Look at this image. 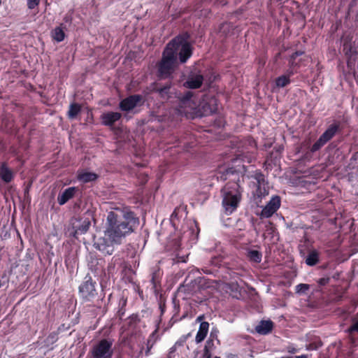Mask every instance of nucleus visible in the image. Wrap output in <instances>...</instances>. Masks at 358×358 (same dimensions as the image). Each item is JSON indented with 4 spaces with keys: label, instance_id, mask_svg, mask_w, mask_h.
Segmentation results:
<instances>
[{
    "label": "nucleus",
    "instance_id": "1",
    "mask_svg": "<svg viewBox=\"0 0 358 358\" xmlns=\"http://www.w3.org/2000/svg\"><path fill=\"white\" fill-rule=\"evenodd\" d=\"M107 224L105 235L112 243L120 245L125 237L138 227L139 218L129 208H124L120 214L109 212L107 215Z\"/></svg>",
    "mask_w": 358,
    "mask_h": 358
},
{
    "label": "nucleus",
    "instance_id": "2",
    "mask_svg": "<svg viewBox=\"0 0 358 358\" xmlns=\"http://www.w3.org/2000/svg\"><path fill=\"white\" fill-rule=\"evenodd\" d=\"M222 205L227 215L234 213L241 199V192L238 182H229L221 190Z\"/></svg>",
    "mask_w": 358,
    "mask_h": 358
},
{
    "label": "nucleus",
    "instance_id": "3",
    "mask_svg": "<svg viewBox=\"0 0 358 358\" xmlns=\"http://www.w3.org/2000/svg\"><path fill=\"white\" fill-rule=\"evenodd\" d=\"M173 43H168L163 52L159 64L158 71L161 78L169 77L177 64V59L172 50Z\"/></svg>",
    "mask_w": 358,
    "mask_h": 358
},
{
    "label": "nucleus",
    "instance_id": "4",
    "mask_svg": "<svg viewBox=\"0 0 358 358\" xmlns=\"http://www.w3.org/2000/svg\"><path fill=\"white\" fill-rule=\"evenodd\" d=\"M169 43H173L172 50L176 59H178L180 63L184 64L191 57L192 49L191 45L182 36H177L173 38Z\"/></svg>",
    "mask_w": 358,
    "mask_h": 358
},
{
    "label": "nucleus",
    "instance_id": "5",
    "mask_svg": "<svg viewBox=\"0 0 358 358\" xmlns=\"http://www.w3.org/2000/svg\"><path fill=\"white\" fill-rule=\"evenodd\" d=\"M113 341L103 338L94 345L90 350V358H112Z\"/></svg>",
    "mask_w": 358,
    "mask_h": 358
},
{
    "label": "nucleus",
    "instance_id": "6",
    "mask_svg": "<svg viewBox=\"0 0 358 358\" xmlns=\"http://www.w3.org/2000/svg\"><path fill=\"white\" fill-rule=\"evenodd\" d=\"M96 282L87 274L78 287L80 298L84 301H92L97 295L96 289Z\"/></svg>",
    "mask_w": 358,
    "mask_h": 358
},
{
    "label": "nucleus",
    "instance_id": "7",
    "mask_svg": "<svg viewBox=\"0 0 358 358\" xmlns=\"http://www.w3.org/2000/svg\"><path fill=\"white\" fill-rule=\"evenodd\" d=\"M339 130V124H330L324 132L320 136L317 141L310 149V152L314 153L320 150L327 142L331 140Z\"/></svg>",
    "mask_w": 358,
    "mask_h": 358
},
{
    "label": "nucleus",
    "instance_id": "8",
    "mask_svg": "<svg viewBox=\"0 0 358 358\" xmlns=\"http://www.w3.org/2000/svg\"><path fill=\"white\" fill-rule=\"evenodd\" d=\"M91 225V222L87 217H73L71 220V231L70 236L77 238L79 235L85 234Z\"/></svg>",
    "mask_w": 358,
    "mask_h": 358
},
{
    "label": "nucleus",
    "instance_id": "9",
    "mask_svg": "<svg viewBox=\"0 0 358 358\" xmlns=\"http://www.w3.org/2000/svg\"><path fill=\"white\" fill-rule=\"evenodd\" d=\"M248 178L255 180L257 185L256 196L262 198L268 194V184L265 176L259 170H255L252 173L248 176Z\"/></svg>",
    "mask_w": 358,
    "mask_h": 358
},
{
    "label": "nucleus",
    "instance_id": "10",
    "mask_svg": "<svg viewBox=\"0 0 358 358\" xmlns=\"http://www.w3.org/2000/svg\"><path fill=\"white\" fill-rule=\"evenodd\" d=\"M193 92L191 91H186L184 93H179L178 94L179 112L182 113H188L189 110L194 108L196 103L193 101Z\"/></svg>",
    "mask_w": 358,
    "mask_h": 358
},
{
    "label": "nucleus",
    "instance_id": "11",
    "mask_svg": "<svg viewBox=\"0 0 358 358\" xmlns=\"http://www.w3.org/2000/svg\"><path fill=\"white\" fill-rule=\"evenodd\" d=\"M143 101V96L140 94L130 95L122 99L119 103L121 110L129 112L136 107Z\"/></svg>",
    "mask_w": 358,
    "mask_h": 358
},
{
    "label": "nucleus",
    "instance_id": "12",
    "mask_svg": "<svg viewBox=\"0 0 358 358\" xmlns=\"http://www.w3.org/2000/svg\"><path fill=\"white\" fill-rule=\"evenodd\" d=\"M280 206V198L278 196H274L269 202L262 209L260 217L262 218H268L271 217Z\"/></svg>",
    "mask_w": 358,
    "mask_h": 358
},
{
    "label": "nucleus",
    "instance_id": "13",
    "mask_svg": "<svg viewBox=\"0 0 358 358\" xmlns=\"http://www.w3.org/2000/svg\"><path fill=\"white\" fill-rule=\"evenodd\" d=\"M115 243H112L108 238L101 237L94 243V247L104 255H111L114 252Z\"/></svg>",
    "mask_w": 358,
    "mask_h": 358
},
{
    "label": "nucleus",
    "instance_id": "14",
    "mask_svg": "<svg viewBox=\"0 0 358 358\" xmlns=\"http://www.w3.org/2000/svg\"><path fill=\"white\" fill-rule=\"evenodd\" d=\"M88 267L95 276H101L104 273V260L103 259L90 257Z\"/></svg>",
    "mask_w": 358,
    "mask_h": 358
},
{
    "label": "nucleus",
    "instance_id": "15",
    "mask_svg": "<svg viewBox=\"0 0 358 358\" xmlns=\"http://www.w3.org/2000/svg\"><path fill=\"white\" fill-rule=\"evenodd\" d=\"M199 229L195 222H190L188 229L183 231L181 238L187 239L190 244H194L198 240Z\"/></svg>",
    "mask_w": 358,
    "mask_h": 358
},
{
    "label": "nucleus",
    "instance_id": "16",
    "mask_svg": "<svg viewBox=\"0 0 358 358\" xmlns=\"http://www.w3.org/2000/svg\"><path fill=\"white\" fill-rule=\"evenodd\" d=\"M122 117V114L118 112H107L101 115V123L108 127H112Z\"/></svg>",
    "mask_w": 358,
    "mask_h": 358
},
{
    "label": "nucleus",
    "instance_id": "17",
    "mask_svg": "<svg viewBox=\"0 0 358 358\" xmlns=\"http://www.w3.org/2000/svg\"><path fill=\"white\" fill-rule=\"evenodd\" d=\"M15 176L13 170L8 167L6 162L0 163V179L5 183L10 182Z\"/></svg>",
    "mask_w": 358,
    "mask_h": 358
},
{
    "label": "nucleus",
    "instance_id": "18",
    "mask_svg": "<svg viewBox=\"0 0 358 358\" xmlns=\"http://www.w3.org/2000/svg\"><path fill=\"white\" fill-rule=\"evenodd\" d=\"M203 82V77L201 74H191L185 82L184 86L188 89H198Z\"/></svg>",
    "mask_w": 358,
    "mask_h": 358
},
{
    "label": "nucleus",
    "instance_id": "19",
    "mask_svg": "<svg viewBox=\"0 0 358 358\" xmlns=\"http://www.w3.org/2000/svg\"><path fill=\"white\" fill-rule=\"evenodd\" d=\"M78 191V188L76 187H71L62 192L57 196V202L60 206L64 205L68 201L72 199L76 192Z\"/></svg>",
    "mask_w": 358,
    "mask_h": 358
},
{
    "label": "nucleus",
    "instance_id": "20",
    "mask_svg": "<svg viewBox=\"0 0 358 358\" xmlns=\"http://www.w3.org/2000/svg\"><path fill=\"white\" fill-rule=\"evenodd\" d=\"M273 322L270 320H262L255 327V331L262 335H266L271 331Z\"/></svg>",
    "mask_w": 358,
    "mask_h": 358
},
{
    "label": "nucleus",
    "instance_id": "21",
    "mask_svg": "<svg viewBox=\"0 0 358 358\" xmlns=\"http://www.w3.org/2000/svg\"><path fill=\"white\" fill-rule=\"evenodd\" d=\"M209 324L207 322H201L196 335L195 341L197 343H201L206 338L208 331Z\"/></svg>",
    "mask_w": 358,
    "mask_h": 358
},
{
    "label": "nucleus",
    "instance_id": "22",
    "mask_svg": "<svg viewBox=\"0 0 358 358\" xmlns=\"http://www.w3.org/2000/svg\"><path fill=\"white\" fill-rule=\"evenodd\" d=\"M153 90L158 93L160 97L163 99H168L173 93L171 85L170 83L166 84L161 87H155Z\"/></svg>",
    "mask_w": 358,
    "mask_h": 358
},
{
    "label": "nucleus",
    "instance_id": "23",
    "mask_svg": "<svg viewBox=\"0 0 358 358\" xmlns=\"http://www.w3.org/2000/svg\"><path fill=\"white\" fill-rule=\"evenodd\" d=\"M78 180L83 183L96 180L98 175L92 172H80L78 174Z\"/></svg>",
    "mask_w": 358,
    "mask_h": 358
},
{
    "label": "nucleus",
    "instance_id": "24",
    "mask_svg": "<svg viewBox=\"0 0 358 358\" xmlns=\"http://www.w3.org/2000/svg\"><path fill=\"white\" fill-rule=\"evenodd\" d=\"M319 256V252L316 250H310L306 258V264L310 266L316 265L320 261Z\"/></svg>",
    "mask_w": 358,
    "mask_h": 358
},
{
    "label": "nucleus",
    "instance_id": "25",
    "mask_svg": "<svg viewBox=\"0 0 358 358\" xmlns=\"http://www.w3.org/2000/svg\"><path fill=\"white\" fill-rule=\"evenodd\" d=\"M236 170L234 168L220 169L217 173V180L224 181L229 176H233Z\"/></svg>",
    "mask_w": 358,
    "mask_h": 358
},
{
    "label": "nucleus",
    "instance_id": "26",
    "mask_svg": "<svg viewBox=\"0 0 358 358\" xmlns=\"http://www.w3.org/2000/svg\"><path fill=\"white\" fill-rule=\"evenodd\" d=\"M291 83V80L288 79L287 76L281 75L275 78V85L278 88H282L289 85Z\"/></svg>",
    "mask_w": 358,
    "mask_h": 358
},
{
    "label": "nucleus",
    "instance_id": "27",
    "mask_svg": "<svg viewBox=\"0 0 358 358\" xmlns=\"http://www.w3.org/2000/svg\"><path fill=\"white\" fill-rule=\"evenodd\" d=\"M52 38L57 42L64 41L65 38V33L62 28L57 27L52 31Z\"/></svg>",
    "mask_w": 358,
    "mask_h": 358
},
{
    "label": "nucleus",
    "instance_id": "28",
    "mask_svg": "<svg viewBox=\"0 0 358 358\" xmlns=\"http://www.w3.org/2000/svg\"><path fill=\"white\" fill-rule=\"evenodd\" d=\"M80 106L78 103H71L69 106L68 116L70 119H74L80 112Z\"/></svg>",
    "mask_w": 358,
    "mask_h": 358
},
{
    "label": "nucleus",
    "instance_id": "29",
    "mask_svg": "<svg viewBox=\"0 0 358 358\" xmlns=\"http://www.w3.org/2000/svg\"><path fill=\"white\" fill-rule=\"evenodd\" d=\"M161 275L162 273L159 268L155 269L152 273V278L150 281L155 289H157V286L159 285Z\"/></svg>",
    "mask_w": 358,
    "mask_h": 358
},
{
    "label": "nucleus",
    "instance_id": "30",
    "mask_svg": "<svg viewBox=\"0 0 358 358\" xmlns=\"http://www.w3.org/2000/svg\"><path fill=\"white\" fill-rule=\"evenodd\" d=\"M250 261L259 263L262 261V253L256 250H252L248 252V255Z\"/></svg>",
    "mask_w": 358,
    "mask_h": 358
},
{
    "label": "nucleus",
    "instance_id": "31",
    "mask_svg": "<svg viewBox=\"0 0 358 358\" xmlns=\"http://www.w3.org/2000/svg\"><path fill=\"white\" fill-rule=\"evenodd\" d=\"M322 345V342L319 338H315L306 346L307 350H317Z\"/></svg>",
    "mask_w": 358,
    "mask_h": 358
},
{
    "label": "nucleus",
    "instance_id": "32",
    "mask_svg": "<svg viewBox=\"0 0 358 358\" xmlns=\"http://www.w3.org/2000/svg\"><path fill=\"white\" fill-rule=\"evenodd\" d=\"M310 288V285L308 284L301 283L295 287L296 293L299 294H305Z\"/></svg>",
    "mask_w": 358,
    "mask_h": 358
},
{
    "label": "nucleus",
    "instance_id": "33",
    "mask_svg": "<svg viewBox=\"0 0 358 358\" xmlns=\"http://www.w3.org/2000/svg\"><path fill=\"white\" fill-rule=\"evenodd\" d=\"M127 304V300L124 299H122L120 302H119V306H120V308L117 311V315L118 317L122 319V317L124 316V312H125V310H124V306H126Z\"/></svg>",
    "mask_w": 358,
    "mask_h": 358
},
{
    "label": "nucleus",
    "instance_id": "34",
    "mask_svg": "<svg viewBox=\"0 0 358 358\" xmlns=\"http://www.w3.org/2000/svg\"><path fill=\"white\" fill-rule=\"evenodd\" d=\"M171 223L173 228L175 229H178L179 227L178 223V213L176 212V210H175L173 213L171 214V219H170Z\"/></svg>",
    "mask_w": 358,
    "mask_h": 358
},
{
    "label": "nucleus",
    "instance_id": "35",
    "mask_svg": "<svg viewBox=\"0 0 358 358\" xmlns=\"http://www.w3.org/2000/svg\"><path fill=\"white\" fill-rule=\"evenodd\" d=\"M229 279L232 280V282H237V280L239 279L241 273L238 271L229 269L228 271Z\"/></svg>",
    "mask_w": 358,
    "mask_h": 358
},
{
    "label": "nucleus",
    "instance_id": "36",
    "mask_svg": "<svg viewBox=\"0 0 358 358\" xmlns=\"http://www.w3.org/2000/svg\"><path fill=\"white\" fill-rule=\"evenodd\" d=\"M40 0H27V6L29 9H34L38 6Z\"/></svg>",
    "mask_w": 358,
    "mask_h": 358
},
{
    "label": "nucleus",
    "instance_id": "37",
    "mask_svg": "<svg viewBox=\"0 0 358 358\" xmlns=\"http://www.w3.org/2000/svg\"><path fill=\"white\" fill-rule=\"evenodd\" d=\"M303 52L301 51H296L295 52H294L291 56H290V66H292L294 65V60L295 59L299 57V56H301L303 55Z\"/></svg>",
    "mask_w": 358,
    "mask_h": 358
},
{
    "label": "nucleus",
    "instance_id": "38",
    "mask_svg": "<svg viewBox=\"0 0 358 358\" xmlns=\"http://www.w3.org/2000/svg\"><path fill=\"white\" fill-rule=\"evenodd\" d=\"M222 258L219 256H215L211 258L210 263L215 266H219L221 264Z\"/></svg>",
    "mask_w": 358,
    "mask_h": 358
},
{
    "label": "nucleus",
    "instance_id": "39",
    "mask_svg": "<svg viewBox=\"0 0 358 358\" xmlns=\"http://www.w3.org/2000/svg\"><path fill=\"white\" fill-rule=\"evenodd\" d=\"M203 358H211V351L209 350L208 346H205L203 354Z\"/></svg>",
    "mask_w": 358,
    "mask_h": 358
},
{
    "label": "nucleus",
    "instance_id": "40",
    "mask_svg": "<svg viewBox=\"0 0 358 358\" xmlns=\"http://www.w3.org/2000/svg\"><path fill=\"white\" fill-rule=\"evenodd\" d=\"M329 282V278H322L319 279L318 284L321 286H324L327 284H328Z\"/></svg>",
    "mask_w": 358,
    "mask_h": 358
},
{
    "label": "nucleus",
    "instance_id": "41",
    "mask_svg": "<svg viewBox=\"0 0 358 358\" xmlns=\"http://www.w3.org/2000/svg\"><path fill=\"white\" fill-rule=\"evenodd\" d=\"M295 72L292 69V68H289L286 71H285V73L283 74L285 76H287L288 79H290V78L294 75Z\"/></svg>",
    "mask_w": 358,
    "mask_h": 358
},
{
    "label": "nucleus",
    "instance_id": "42",
    "mask_svg": "<svg viewBox=\"0 0 358 358\" xmlns=\"http://www.w3.org/2000/svg\"><path fill=\"white\" fill-rule=\"evenodd\" d=\"M205 346H208L209 347V350L212 352L213 349L214 348L213 340L212 338L208 339L206 341V343Z\"/></svg>",
    "mask_w": 358,
    "mask_h": 358
},
{
    "label": "nucleus",
    "instance_id": "43",
    "mask_svg": "<svg viewBox=\"0 0 358 358\" xmlns=\"http://www.w3.org/2000/svg\"><path fill=\"white\" fill-rule=\"evenodd\" d=\"M112 263H113L115 265L117 264H121L122 260L117 255H115L112 258Z\"/></svg>",
    "mask_w": 358,
    "mask_h": 358
},
{
    "label": "nucleus",
    "instance_id": "44",
    "mask_svg": "<svg viewBox=\"0 0 358 358\" xmlns=\"http://www.w3.org/2000/svg\"><path fill=\"white\" fill-rule=\"evenodd\" d=\"M299 350L294 347L288 346L287 347V352L291 354H295L298 352Z\"/></svg>",
    "mask_w": 358,
    "mask_h": 358
},
{
    "label": "nucleus",
    "instance_id": "45",
    "mask_svg": "<svg viewBox=\"0 0 358 358\" xmlns=\"http://www.w3.org/2000/svg\"><path fill=\"white\" fill-rule=\"evenodd\" d=\"M159 309L161 310V314H164V313L165 311V304L160 303H159Z\"/></svg>",
    "mask_w": 358,
    "mask_h": 358
},
{
    "label": "nucleus",
    "instance_id": "46",
    "mask_svg": "<svg viewBox=\"0 0 358 358\" xmlns=\"http://www.w3.org/2000/svg\"><path fill=\"white\" fill-rule=\"evenodd\" d=\"M358 159V152H355L351 157V161H356Z\"/></svg>",
    "mask_w": 358,
    "mask_h": 358
},
{
    "label": "nucleus",
    "instance_id": "47",
    "mask_svg": "<svg viewBox=\"0 0 358 358\" xmlns=\"http://www.w3.org/2000/svg\"><path fill=\"white\" fill-rule=\"evenodd\" d=\"M291 358H308V355H299V356H296L294 357H291Z\"/></svg>",
    "mask_w": 358,
    "mask_h": 358
},
{
    "label": "nucleus",
    "instance_id": "48",
    "mask_svg": "<svg viewBox=\"0 0 358 358\" xmlns=\"http://www.w3.org/2000/svg\"><path fill=\"white\" fill-rule=\"evenodd\" d=\"M176 349V346L174 345H173V346L170 349V352H169V353L171 354V353H172V352H175Z\"/></svg>",
    "mask_w": 358,
    "mask_h": 358
},
{
    "label": "nucleus",
    "instance_id": "49",
    "mask_svg": "<svg viewBox=\"0 0 358 358\" xmlns=\"http://www.w3.org/2000/svg\"><path fill=\"white\" fill-rule=\"evenodd\" d=\"M182 344V342L177 341V342L175 343V345H176H176H181Z\"/></svg>",
    "mask_w": 358,
    "mask_h": 358
},
{
    "label": "nucleus",
    "instance_id": "50",
    "mask_svg": "<svg viewBox=\"0 0 358 358\" xmlns=\"http://www.w3.org/2000/svg\"><path fill=\"white\" fill-rule=\"evenodd\" d=\"M203 317V316H199L198 318H197V320L200 321L201 320V318Z\"/></svg>",
    "mask_w": 358,
    "mask_h": 358
},
{
    "label": "nucleus",
    "instance_id": "51",
    "mask_svg": "<svg viewBox=\"0 0 358 358\" xmlns=\"http://www.w3.org/2000/svg\"><path fill=\"white\" fill-rule=\"evenodd\" d=\"M347 48V44L345 43H344V48L345 49Z\"/></svg>",
    "mask_w": 358,
    "mask_h": 358
},
{
    "label": "nucleus",
    "instance_id": "52",
    "mask_svg": "<svg viewBox=\"0 0 358 358\" xmlns=\"http://www.w3.org/2000/svg\"><path fill=\"white\" fill-rule=\"evenodd\" d=\"M204 272L208 273H210V271H207V270H206V271H205Z\"/></svg>",
    "mask_w": 358,
    "mask_h": 358
},
{
    "label": "nucleus",
    "instance_id": "53",
    "mask_svg": "<svg viewBox=\"0 0 358 358\" xmlns=\"http://www.w3.org/2000/svg\"><path fill=\"white\" fill-rule=\"evenodd\" d=\"M65 20H66V22L69 20L67 17H65Z\"/></svg>",
    "mask_w": 358,
    "mask_h": 358
},
{
    "label": "nucleus",
    "instance_id": "54",
    "mask_svg": "<svg viewBox=\"0 0 358 358\" xmlns=\"http://www.w3.org/2000/svg\"><path fill=\"white\" fill-rule=\"evenodd\" d=\"M157 329L155 330V331L152 333V334H155L157 332Z\"/></svg>",
    "mask_w": 358,
    "mask_h": 358
},
{
    "label": "nucleus",
    "instance_id": "55",
    "mask_svg": "<svg viewBox=\"0 0 358 358\" xmlns=\"http://www.w3.org/2000/svg\"><path fill=\"white\" fill-rule=\"evenodd\" d=\"M215 358H220L219 357H215Z\"/></svg>",
    "mask_w": 358,
    "mask_h": 358
}]
</instances>
